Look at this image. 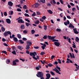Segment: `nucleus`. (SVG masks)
Wrapping results in <instances>:
<instances>
[{
    "instance_id": "nucleus-1",
    "label": "nucleus",
    "mask_w": 79,
    "mask_h": 79,
    "mask_svg": "<svg viewBox=\"0 0 79 79\" xmlns=\"http://www.w3.org/2000/svg\"><path fill=\"white\" fill-rule=\"evenodd\" d=\"M9 35H10V39H12V36H11V33L10 31H5L3 33V35L4 37H6Z\"/></svg>"
},
{
    "instance_id": "nucleus-2",
    "label": "nucleus",
    "mask_w": 79,
    "mask_h": 79,
    "mask_svg": "<svg viewBox=\"0 0 79 79\" xmlns=\"http://www.w3.org/2000/svg\"><path fill=\"white\" fill-rule=\"evenodd\" d=\"M38 74L36 75V76L38 77H40V79L43 78L44 77V73L42 72H38L37 73Z\"/></svg>"
},
{
    "instance_id": "nucleus-3",
    "label": "nucleus",
    "mask_w": 79,
    "mask_h": 79,
    "mask_svg": "<svg viewBox=\"0 0 79 79\" xmlns=\"http://www.w3.org/2000/svg\"><path fill=\"white\" fill-rule=\"evenodd\" d=\"M56 36H48V38L49 40H53L55 39Z\"/></svg>"
},
{
    "instance_id": "nucleus-4",
    "label": "nucleus",
    "mask_w": 79,
    "mask_h": 79,
    "mask_svg": "<svg viewBox=\"0 0 79 79\" xmlns=\"http://www.w3.org/2000/svg\"><path fill=\"white\" fill-rule=\"evenodd\" d=\"M54 45L56 46H57V47H59L60 46V43L59 42H55L54 43Z\"/></svg>"
},
{
    "instance_id": "nucleus-5",
    "label": "nucleus",
    "mask_w": 79,
    "mask_h": 79,
    "mask_svg": "<svg viewBox=\"0 0 79 79\" xmlns=\"http://www.w3.org/2000/svg\"><path fill=\"white\" fill-rule=\"evenodd\" d=\"M55 69H53V71H55L56 73H58V74H60L61 73L60 72V71L58 70L56 68H55Z\"/></svg>"
},
{
    "instance_id": "nucleus-6",
    "label": "nucleus",
    "mask_w": 79,
    "mask_h": 79,
    "mask_svg": "<svg viewBox=\"0 0 79 79\" xmlns=\"http://www.w3.org/2000/svg\"><path fill=\"white\" fill-rule=\"evenodd\" d=\"M73 30L74 33L76 34H79V32L77 31V29H76V28H74Z\"/></svg>"
},
{
    "instance_id": "nucleus-7",
    "label": "nucleus",
    "mask_w": 79,
    "mask_h": 79,
    "mask_svg": "<svg viewBox=\"0 0 79 79\" xmlns=\"http://www.w3.org/2000/svg\"><path fill=\"white\" fill-rule=\"evenodd\" d=\"M18 22L19 23H24V21H23L22 19L19 20Z\"/></svg>"
},
{
    "instance_id": "nucleus-8",
    "label": "nucleus",
    "mask_w": 79,
    "mask_h": 79,
    "mask_svg": "<svg viewBox=\"0 0 79 79\" xmlns=\"http://www.w3.org/2000/svg\"><path fill=\"white\" fill-rule=\"evenodd\" d=\"M6 22L8 24H10L11 23V20L10 19H6Z\"/></svg>"
},
{
    "instance_id": "nucleus-9",
    "label": "nucleus",
    "mask_w": 79,
    "mask_h": 79,
    "mask_svg": "<svg viewBox=\"0 0 79 79\" xmlns=\"http://www.w3.org/2000/svg\"><path fill=\"white\" fill-rule=\"evenodd\" d=\"M27 45H28L29 46H31L32 45V43L30 41H27Z\"/></svg>"
},
{
    "instance_id": "nucleus-10",
    "label": "nucleus",
    "mask_w": 79,
    "mask_h": 79,
    "mask_svg": "<svg viewBox=\"0 0 79 79\" xmlns=\"http://www.w3.org/2000/svg\"><path fill=\"white\" fill-rule=\"evenodd\" d=\"M8 5L10 6H12L13 5V2L11 1L9 2L8 3Z\"/></svg>"
},
{
    "instance_id": "nucleus-11",
    "label": "nucleus",
    "mask_w": 79,
    "mask_h": 79,
    "mask_svg": "<svg viewBox=\"0 0 79 79\" xmlns=\"http://www.w3.org/2000/svg\"><path fill=\"white\" fill-rule=\"evenodd\" d=\"M69 27H71V28L74 29V26L72 24L70 23L69 24Z\"/></svg>"
},
{
    "instance_id": "nucleus-12",
    "label": "nucleus",
    "mask_w": 79,
    "mask_h": 79,
    "mask_svg": "<svg viewBox=\"0 0 79 79\" xmlns=\"http://www.w3.org/2000/svg\"><path fill=\"white\" fill-rule=\"evenodd\" d=\"M64 24L65 26H67V24H68V25L69 24V21L68 20H67V23L64 22Z\"/></svg>"
},
{
    "instance_id": "nucleus-13",
    "label": "nucleus",
    "mask_w": 79,
    "mask_h": 79,
    "mask_svg": "<svg viewBox=\"0 0 79 79\" xmlns=\"http://www.w3.org/2000/svg\"><path fill=\"white\" fill-rule=\"evenodd\" d=\"M13 40L15 42H17L18 41V39H17V38L14 37L13 38Z\"/></svg>"
},
{
    "instance_id": "nucleus-14",
    "label": "nucleus",
    "mask_w": 79,
    "mask_h": 79,
    "mask_svg": "<svg viewBox=\"0 0 79 79\" xmlns=\"http://www.w3.org/2000/svg\"><path fill=\"white\" fill-rule=\"evenodd\" d=\"M46 77H47L50 78V77H51V75H50V73H48L46 74Z\"/></svg>"
},
{
    "instance_id": "nucleus-15",
    "label": "nucleus",
    "mask_w": 79,
    "mask_h": 79,
    "mask_svg": "<svg viewBox=\"0 0 79 79\" xmlns=\"http://www.w3.org/2000/svg\"><path fill=\"white\" fill-rule=\"evenodd\" d=\"M17 36L19 38V39H21V35L19 34H17Z\"/></svg>"
},
{
    "instance_id": "nucleus-16",
    "label": "nucleus",
    "mask_w": 79,
    "mask_h": 79,
    "mask_svg": "<svg viewBox=\"0 0 79 79\" xmlns=\"http://www.w3.org/2000/svg\"><path fill=\"white\" fill-rule=\"evenodd\" d=\"M20 28L22 29H24L25 28V26L24 25H22L20 26Z\"/></svg>"
},
{
    "instance_id": "nucleus-17",
    "label": "nucleus",
    "mask_w": 79,
    "mask_h": 79,
    "mask_svg": "<svg viewBox=\"0 0 79 79\" xmlns=\"http://www.w3.org/2000/svg\"><path fill=\"white\" fill-rule=\"evenodd\" d=\"M47 11L49 13V14H53V12L51 10H48Z\"/></svg>"
},
{
    "instance_id": "nucleus-18",
    "label": "nucleus",
    "mask_w": 79,
    "mask_h": 79,
    "mask_svg": "<svg viewBox=\"0 0 79 79\" xmlns=\"http://www.w3.org/2000/svg\"><path fill=\"white\" fill-rule=\"evenodd\" d=\"M19 43H20L21 44H23L24 43V41H23V40H19Z\"/></svg>"
},
{
    "instance_id": "nucleus-19",
    "label": "nucleus",
    "mask_w": 79,
    "mask_h": 79,
    "mask_svg": "<svg viewBox=\"0 0 79 79\" xmlns=\"http://www.w3.org/2000/svg\"><path fill=\"white\" fill-rule=\"evenodd\" d=\"M30 46H29L28 45H27L26 47L25 48V49L26 50H29V48H30Z\"/></svg>"
},
{
    "instance_id": "nucleus-20",
    "label": "nucleus",
    "mask_w": 79,
    "mask_h": 79,
    "mask_svg": "<svg viewBox=\"0 0 79 79\" xmlns=\"http://www.w3.org/2000/svg\"><path fill=\"white\" fill-rule=\"evenodd\" d=\"M1 31L2 32H5V28L3 27H1Z\"/></svg>"
},
{
    "instance_id": "nucleus-21",
    "label": "nucleus",
    "mask_w": 79,
    "mask_h": 79,
    "mask_svg": "<svg viewBox=\"0 0 79 79\" xmlns=\"http://www.w3.org/2000/svg\"><path fill=\"white\" fill-rule=\"evenodd\" d=\"M43 3H45V0H40V2Z\"/></svg>"
},
{
    "instance_id": "nucleus-22",
    "label": "nucleus",
    "mask_w": 79,
    "mask_h": 79,
    "mask_svg": "<svg viewBox=\"0 0 79 79\" xmlns=\"http://www.w3.org/2000/svg\"><path fill=\"white\" fill-rule=\"evenodd\" d=\"M79 38L77 37H76L75 39V41H76V42H79Z\"/></svg>"
},
{
    "instance_id": "nucleus-23",
    "label": "nucleus",
    "mask_w": 79,
    "mask_h": 79,
    "mask_svg": "<svg viewBox=\"0 0 79 79\" xmlns=\"http://www.w3.org/2000/svg\"><path fill=\"white\" fill-rule=\"evenodd\" d=\"M50 73L52 75V76H55V73H54V72L51 71L50 72Z\"/></svg>"
},
{
    "instance_id": "nucleus-24",
    "label": "nucleus",
    "mask_w": 79,
    "mask_h": 79,
    "mask_svg": "<svg viewBox=\"0 0 79 79\" xmlns=\"http://www.w3.org/2000/svg\"><path fill=\"white\" fill-rule=\"evenodd\" d=\"M1 52L3 53H4V54L6 55H7V52L5 51H2Z\"/></svg>"
},
{
    "instance_id": "nucleus-25",
    "label": "nucleus",
    "mask_w": 79,
    "mask_h": 79,
    "mask_svg": "<svg viewBox=\"0 0 79 79\" xmlns=\"http://www.w3.org/2000/svg\"><path fill=\"white\" fill-rule=\"evenodd\" d=\"M13 65H16V63L15 62V60H13L12 62Z\"/></svg>"
},
{
    "instance_id": "nucleus-26",
    "label": "nucleus",
    "mask_w": 79,
    "mask_h": 79,
    "mask_svg": "<svg viewBox=\"0 0 79 79\" xmlns=\"http://www.w3.org/2000/svg\"><path fill=\"white\" fill-rule=\"evenodd\" d=\"M35 24H39V20H37L35 22Z\"/></svg>"
},
{
    "instance_id": "nucleus-27",
    "label": "nucleus",
    "mask_w": 79,
    "mask_h": 79,
    "mask_svg": "<svg viewBox=\"0 0 79 79\" xmlns=\"http://www.w3.org/2000/svg\"><path fill=\"white\" fill-rule=\"evenodd\" d=\"M23 9H27V6L26 5H25L23 7Z\"/></svg>"
},
{
    "instance_id": "nucleus-28",
    "label": "nucleus",
    "mask_w": 79,
    "mask_h": 79,
    "mask_svg": "<svg viewBox=\"0 0 79 79\" xmlns=\"http://www.w3.org/2000/svg\"><path fill=\"white\" fill-rule=\"evenodd\" d=\"M35 30H31V33L32 34H34V33H35Z\"/></svg>"
},
{
    "instance_id": "nucleus-29",
    "label": "nucleus",
    "mask_w": 79,
    "mask_h": 79,
    "mask_svg": "<svg viewBox=\"0 0 79 79\" xmlns=\"http://www.w3.org/2000/svg\"><path fill=\"white\" fill-rule=\"evenodd\" d=\"M56 68L58 69L59 71H61V68H60V67H59L57 65L56 66Z\"/></svg>"
},
{
    "instance_id": "nucleus-30",
    "label": "nucleus",
    "mask_w": 79,
    "mask_h": 79,
    "mask_svg": "<svg viewBox=\"0 0 79 79\" xmlns=\"http://www.w3.org/2000/svg\"><path fill=\"white\" fill-rule=\"evenodd\" d=\"M56 31L57 32H61V29H60L59 28H57L56 29Z\"/></svg>"
},
{
    "instance_id": "nucleus-31",
    "label": "nucleus",
    "mask_w": 79,
    "mask_h": 79,
    "mask_svg": "<svg viewBox=\"0 0 79 79\" xmlns=\"http://www.w3.org/2000/svg\"><path fill=\"white\" fill-rule=\"evenodd\" d=\"M12 53L13 55H16V51H15L14 50L12 52Z\"/></svg>"
},
{
    "instance_id": "nucleus-32",
    "label": "nucleus",
    "mask_w": 79,
    "mask_h": 79,
    "mask_svg": "<svg viewBox=\"0 0 79 79\" xmlns=\"http://www.w3.org/2000/svg\"><path fill=\"white\" fill-rule=\"evenodd\" d=\"M43 38L44 39H47V35H44Z\"/></svg>"
},
{
    "instance_id": "nucleus-33",
    "label": "nucleus",
    "mask_w": 79,
    "mask_h": 79,
    "mask_svg": "<svg viewBox=\"0 0 79 79\" xmlns=\"http://www.w3.org/2000/svg\"><path fill=\"white\" fill-rule=\"evenodd\" d=\"M45 52H42L40 53V54L41 55H45Z\"/></svg>"
},
{
    "instance_id": "nucleus-34",
    "label": "nucleus",
    "mask_w": 79,
    "mask_h": 79,
    "mask_svg": "<svg viewBox=\"0 0 79 79\" xmlns=\"http://www.w3.org/2000/svg\"><path fill=\"white\" fill-rule=\"evenodd\" d=\"M46 17L45 16H44L43 17H42V19H44V20H45V19H46Z\"/></svg>"
},
{
    "instance_id": "nucleus-35",
    "label": "nucleus",
    "mask_w": 79,
    "mask_h": 79,
    "mask_svg": "<svg viewBox=\"0 0 79 79\" xmlns=\"http://www.w3.org/2000/svg\"><path fill=\"white\" fill-rule=\"evenodd\" d=\"M25 20L26 21H27V22H28V23H30V20H29L28 19H25Z\"/></svg>"
},
{
    "instance_id": "nucleus-36",
    "label": "nucleus",
    "mask_w": 79,
    "mask_h": 79,
    "mask_svg": "<svg viewBox=\"0 0 79 79\" xmlns=\"http://www.w3.org/2000/svg\"><path fill=\"white\" fill-rule=\"evenodd\" d=\"M44 29L46 31V30L47 29V25H44Z\"/></svg>"
},
{
    "instance_id": "nucleus-37",
    "label": "nucleus",
    "mask_w": 79,
    "mask_h": 79,
    "mask_svg": "<svg viewBox=\"0 0 79 79\" xmlns=\"http://www.w3.org/2000/svg\"><path fill=\"white\" fill-rule=\"evenodd\" d=\"M36 15H40V12L39 11H36Z\"/></svg>"
},
{
    "instance_id": "nucleus-38",
    "label": "nucleus",
    "mask_w": 79,
    "mask_h": 79,
    "mask_svg": "<svg viewBox=\"0 0 79 79\" xmlns=\"http://www.w3.org/2000/svg\"><path fill=\"white\" fill-rule=\"evenodd\" d=\"M36 15V14H35V12H34L32 14V16H35Z\"/></svg>"
},
{
    "instance_id": "nucleus-39",
    "label": "nucleus",
    "mask_w": 79,
    "mask_h": 79,
    "mask_svg": "<svg viewBox=\"0 0 79 79\" xmlns=\"http://www.w3.org/2000/svg\"><path fill=\"white\" fill-rule=\"evenodd\" d=\"M17 48L18 49H19L20 50H21V46H18Z\"/></svg>"
},
{
    "instance_id": "nucleus-40",
    "label": "nucleus",
    "mask_w": 79,
    "mask_h": 79,
    "mask_svg": "<svg viewBox=\"0 0 79 79\" xmlns=\"http://www.w3.org/2000/svg\"><path fill=\"white\" fill-rule=\"evenodd\" d=\"M33 54L34 52H31L30 53V56H33Z\"/></svg>"
},
{
    "instance_id": "nucleus-41",
    "label": "nucleus",
    "mask_w": 79,
    "mask_h": 79,
    "mask_svg": "<svg viewBox=\"0 0 79 79\" xmlns=\"http://www.w3.org/2000/svg\"><path fill=\"white\" fill-rule=\"evenodd\" d=\"M35 8H37L38 7V5H37V3H36L35 4Z\"/></svg>"
},
{
    "instance_id": "nucleus-42",
    "label": "nucleus",
    "mask_w": 79,
    "mask_h": 79,
    "mask_svg": "<svg viewBox=\"0 0 79 79\" xmlns=\"http://www.w3.org/2000/svg\"><path fill=\"white\" fill-rule=\"evenodd\" d=\"M4 15L5 16H7V13L6 12H4Z\"/></svg>"
},
{
    "instance_id": "nucleus-43",
    "label": "nucleus",
    "mask_w": 79,
    "mask_h": 79,
    "mask_svg": "<svg viewBox=\"0 0 79 79\" xmlns=\"http://www.w3.org/2000/svg\"><path fill=\"white\" fill-rule=\"evenodd\" d=\"M23 40L24 41H26L27 40V39L26 38H23Z\"/></svg>"
},
{
    "instance_id": "nucleus-44",
    "label": "nucleus",
    "mask_w": 79,
    "mask_h": 79,
    "mask_svg": "<svg viewBox=\"0 0 79 79\" xmlns=\"http://www.w3.org/2000/svg\"><path fill=\"white\" fill-rule=\"evenodd\" d=\"M6 62L7 64H8V63H10V60H8L7 61L6 60Z\"/></svg>"
},
{
    "instance_id": "nucleus-45",
    "label": "nucleus",
    "mask_w": 79,
    "mask_h": 79,
    "mask_svg": "<svg viewBox=\"0 0 79 79\" xmlns=\"http://www.w3.org/2000/svg\"><path fill=\"white\" fill-rule=\"evenodd\" d=\"M24 15L25 16H27V17H29V15L25 13Z\"/></svg>"
},
{
    "instance_id": "nucleus-46",
    "label": "nucleus",
    "mask_w": 79,
    "mask_h": 79,
    "mask_svg": "<svg viewBox=\"0 0 79 79\" xmlns=\"http://www.w3.org/2000/svg\"><path fill=\"white\" fill-rule=\"evenodd\" d=\"M48 66H49V67H52V64L51 63H49V64H48Z\"/></svg>"
},
{
    "instance_id": "nucleus-47",
    "label": "nucleus",
    "mask_w": 79,
    "mask_h": 79,
    "mask_svg": "<svg viewBox=\"0 0 79 79\" xmlns=\"http://www.w3.org/2000/svg\"><path fill=\"white\" fill-rule=\"evenodd\" d=\"M73 45V48H76V45L74 44H72Z\"/></svg>"
},
{
    "instance_id": "nucleus-48",
    "label": "nucleus",
    "mask_w": 79,
    "mask_h": 79,
    "mask_svg": "<svg viewBox=\"0 0 79 79\" xmlns=\"http://www.w3.org/2000/svg\"><path fill=\"white\" fill-rule=\"evenodd\" d=\"M23 33H25V34H27V31L25 30L23 31Z\"/></svg>"
},
{
    "instance_id": "nucleus-49",
    "label": "nucleus",
    "mask_w": 79,
    "mask_h": 79,
    "mask_svg": "<svg viewBox=\"0 0 79 79\" xmlns=\"http://www.w3.org/2000/svg\"><path fill=\"white\" fill-rule=\"evenodd\" d=\"M2 42H5V41H6V39H5V38H3L2 39Z\"/></svg>"
},
{
    "instance_id": "nucleus-50",
    "label": "nucleus",
    "mask_w": 79,
    "mask_h": 79,
    "mask_svg": "<svg viewBox=\"0 0 79 79\" xmlns=\"http://www.w3.org/2000/svg\"><path fill=\"white\" fill-rule=\"evenodd\" d=\"M27 27H29V23L27 22L25 23Z\"/></svg>"
},
{
    "instance_id": "nucleus-51",
    "label": "nucleus",
    "mask_w": 79,
    "mask_h": 79,
    "mask_svg": "<svg viewBox=\"0 0 79 79\" xmlns=\"http://www.w3.org/2000/svg\"><path fill=\"white\" fill-rule=\"evenodd\" d=\"M55 56H52L51 57V60H53V58H55Z\"/></svg>"
},
{
    "instance_id": "nucleus-52",
    "label": "nucleus",
    "mask_w": 79,
    "mask_h": 79,
    "mask_svg": "<svg viewBox=\"0 0 79 79\" xmlns=\"http://www.w3.org/2000/svg\"><path fill=\"white\" fill-rule=\"evenodd\" d=\"M68 42L69 43H71V39L70 38H69L68 40Z\"/></svg>"
},
{
    "instance_id": "nucleus-53",
    "label": "nucleus",
    "mask_w": 79,
    "mask_h": 79,
    "mask_svg": "<svg viewBox=\"0 0 79 79\" xmlns=\"http://www.w3.org/2000/svg\"><path fill=\"white\" fill-rule=\"evenodd\" d=\"M34 48H35V49H39V48L38 46H37V47L35 46L34 47Z\"/></svg>"
},
{
    "instance_id": "nucleus-54",
    "label": "nucleus",
    "mask_w": 79,
    "mask_h": 79,
    "mask_svg": "<svg viewBox=\"0 0 79 79\" xmlns=\"http://www.w3.org/2000/svg\"><path fill=\"white\" fill-rule=\"evenodd\" d=\"M40 62H41V63L42 64H44V63H45V60H43V62L42 61V60H40Z\"/></svg>"
},
{
    "instance_id": "nucleus-55",
    "label": "nucleus",
    "mask_w": 79,
    "mask_h": 79,
    "mask_svg": "<svg viewBox=\"0 0 79 79\" xmlns=\"http://www.w3.org/2000/svg\"><path fill=\"white\" fill-rule=\"evenodd\" d=\"M14 61L15 63H18L19 62V60H15Z\"/></svg>"
},
{
    "instance_id": "nucleus-56",
    "label": "nucleus",
    "mask_w": 79,
    "mask_h": 79,
    "mask_svg": "<svg viewBox=\"0 0 79 79\" xmlns=\"http://www.w3.org/2000/svg\"><path fill=\"white\" fill-rule=\"evenodd\" d=\"M13 14V11H11L10 12V15H12Z\"/></svg>"
},
{
    "instance_id": "nucleus-57",
    "label": "nucleus",
    "mask_w": 79,
    "mask_h": 79,
    "mask_svg": "<svg viewBox=\"0 0 79 79\" xmlns=\"http://www.w3.org/2000/svg\"><path fill=\"white\" fill-rule=\"evenodd\" d=\"M76 10V9L75 7H73L72 9V10L73 11H74V10Z\"/></svg>"
},
{
    "instance_id": "nucleus-58",
    "label": "nucleus",
    "mask_w": 79,
    "mask_h": 79,
    "mask_svg": "<svg viewBox=\"0 0 79 79\" xmlns=\"http://www.w3.org/2000/svg\"><path fill=\"white\" fill-rule=\"evenodd\" d=\"M58 63H60V64H61V60H58Z\"/></svg>"
},
{
    "instance_id": "nucleus-59",
    "label": "nucleus",
    "mask_w": 79,
    "mask_h": 79,
    "mask_svg": "<svg viewBox=\"0 0 79 79\" xmlns=\"http://www.w3.org/2000/svg\"><path fill=\"white\" fill-rule=\"evenodd\" d=\"M70 5H71V6H74V4L72 2L70 3Z\"/></svg>"
},
{
    "instance_id": "nucleus-60",
    "label": "nucleus",
    "mask_w": 79,
    "mask_h": 79,
    "mask_svg": "<svg viewBox=\"0 0 79 79\" xmlns=\"http://www.w3.org/2000/svg\"><path fill=\"white\" fill-rule=\"evenodd\" d=\"M67 17L68 19H71V18L70 16H69L68 15L67 16Z\"/></svg>"
},
{
    "instance_id": "nucleus-61",
    "label": "nucleus",
    "mask_w": 79,
    "mask_h": 79,
    "mask_svg": "<svg viewBox=\"0 0 79 79\" xmlns=\"http://www.w3.org/2000/svg\"><path fill=\"white\" fill-rule=\"evenodd\" d=\"M17 10L18 11H21V10L19 8L17 9Z\"/></svg>"
},
{
    "instance_id": "nucleus-62",
    "label": "nucleus",
    "mask_w": 79,
    "mask_h": 79,
    "mask_svg": "<svg viewBox=\"0 0 79 79\" xmlns=\"http://www.w3.org/2000/svg\"><path fill=\"white\" fill-rule=\"evenodd\" d=\"M3 45H5V46H6V47H8V45L7 44H6L5 43H3Z\"/></svg>"
},
{
    "instance_id": "nucleus-63",
    "label": "nucleus",
    "mask_w": 79,
    "mask_h": 79,
    "mask_svg": "<svg viewBox=\"0 0 79 79\" xmlns=\"http://www.w3.org/2000/svg\"><path fill=\"white\" fill-rule=\"evenodd\" d=\"M52 0L54 4L55 5V4H56V2H55V0Z\"/></svg>"
},
{
    "instance_id": "nucleus-64",
    "label": "nucleus",
    "mask_w": 79,
    "mask_h": 79,
    "mask_svg": "<svg viewBox=\"0 0 79 79\" xmlns=\"http://www.w3.org/2000/svg\"><path fill=\"white\" fill-rule=\"evenodd\" d=\"M32 58L34 59V60H37V58L35 56H32Z\"/></svg>"
}]
</instances>
